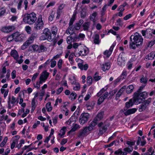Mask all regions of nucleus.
<instances>
[{"instance_id":"obj_29","label":"nucleus","mask_w":155,"mask_h":155,"mask_svg":"<svg viewBox=\"0 0 155 155\" xmlns=\"http://www.w3.org/2000/svg\"><path fill=\"white\" fill-rule=\"evenodd\" d=\"M152 101V98L151 97L148 98L147 100H143V101L141 103H143L144 105L147 106V107L150 104Z\"/></svg>"},{"instance_id":"obj_14","label":"nucleus","mask_w":155,"mask_h":155,"mask_svg":"<svg viewBox=\"0 0 155 155\" xmlns=\"http://www.w3.org/2000/svg\"><path fill=\"white\" fill-rule=\"evenodd\" d=\"M10 55L15 60H17V59L18 58L19 55L18 52L15 50H12L10 52Z\"/></svg>"},{"instance_id":"obj_17","label":"nucleus","mask_w":155,"mask_h":155,"mask_svg":"<svg viewBox=\"0 0 155 155\" xmlns=\"http://www.w3.org/2000/svg\"><path fill=\"white\" fill-rule=\"evenodd\" d=\"M148 81V78L144 75H142L140 79V82L143 85V87H145L147 84Z\"/></svg>"},{"instance_id":"obj_10","label":"nucleus","mask_w":155,"mask_h":155,"mask_svg":"<svg viewBox=\"0 0 155 155\" xmlns=\"http://www.w3.org/2000/svg\"><path fill=\"white\" fill-rule=\"evenodd\" d=\"M134 104H139L133 96V98L129 100L128 101L125 103V107L124 108L126 109H128L130 107H132Z\"/></svg>"},{"instance_id":"obj_13","label":"nucleus","mask_w":155,"mask_h":155,"mask_svg":"<svg viewBox=\"0 0 155 155\" xmlns=\"http://www.w3.org/2000/svg\"><path fill=\"white\" fill-rule=\"evenodd\" d=\"M110 66L109 62H105L101 65V67L104 71H105L110 69Z\"/></svg>"},{"instance_id":"obj_64","label":"nucleus","mask_w":155,"mask_h":155,"mask_svg":"<svg viewBox=\"0 0 155 155\" xmlns=\"http://www.w3.org/2000/svg\"><path fill=\"white\" fill-rule=\"evenodd\" d=\"M16 71L15 70L12 71L11 73L12 78V79H15L16 76Z\"/></svg>"},{"instance_id":"obj_26","label":"nucleus","mask_w":155,"mask_h":155,"mask_svg":"<svg viewBox=\"0 0 155 155\" xmlns=\"http://www.w3.org/2000/svg\"><path fill=\"white\" fill-rule=\"evenodd\" d=\"M76 14L74 13L72 17L71 18L69 23V26H72L74 21L76 19Z\"/></svg>"},{"instance_id":"obj_54","label":"nucleus","mask_w":155,"mask_h":155,"mask_svg":"<svg viewBox=\"0 0 155 155\" xmlns=\"http://www.w3.org/2000/svg\"><path fill=\"white\" fill-rule=\"evenodd\" d=\"M91 95V93L90 92H88L84 98V100L85 101L88 100L90 99Z\"/></svg>"},{"instance_id":"obj_2","label":"nucleus","mask_w":155,"mask_h":155,"mask_svg":"<svg viewBox=\"0 0 155 155\" xmlns=\"http://www.w3.org/2000/svg\"><path fill=\"white\" fill-rule=\"evenodd\" d=\"M37 19L36 14L32 12L25 14L23 17L22 20L25 24L31 25L34 23Z\"/></svg>"},{"instance_id":"obj_50","label":"nucleus","mask_w":155,"mask_h":155,"mask_svg":"<svg viewBox=\"0 0 155 155\" xmlns=\"http://www.w3.org/2000/svg\"><path fill=\"white\" fill-rule=\"evenodd\" d=\"M135 141L134 140L132 141H128L126 143L127 144L130 145V147H129V148H131V147H133L132 146L135 145Z\"/></svg>"},{"instance_id":"obj_45","label":"nucleus","mask_w":155,"mask_h":155,"mask_svg":"<svg viewBox=\"0 0 155 155\" xmlns=\"http://www.w3.org/2000/svg\"><path fill=\"white\" fill-rule=\"evenodd\" d=\"M107 5L105 4L104 5L103 7L102 8V10L101 11V15L102 16H103L105 14V12L106 11L107 9Z\"/></svg>"},{"instance_id":"obj_18","label":"nucleus","mask_w":155,"mask_h":155,"mask_svg":"<svg viewBox=\"0 0 155 155\" xmlns=\"http://www.w3.org/2000/svg\"><path fill=\"white\" fill-rule=\"evenodd\" d=\"M98 121L96 117L94 118L93 121L89 125V127H90L91 129H92L93 130V127L97 125Z\"/></svg>"},{"instance_id":"obj_28","label":"nucleus","mask_w":155,"mask_h":155,"mask_svg":"<svg viewBox=\"0 0 155 155\" xmlns=\"http://www.w3.org/2000/svg\"><path fill=\"white\" fill-rule=\"evenodd\" d=\"M94 43L97 44H98L100 43L99 36L98 34H96L94 39Z\"/></svg>"},{"instance_id":"obj_32","label":"nucleus","mask_w":155,"mask_h":155,"mask_svg":"<svg viewBox=\"0 0 155 155\" xmlns=\"http://www.w3.org/2000/svg\"><path fill=\"white\" fill-rule=\"evenodd\" d=\"M127 75V71L126 70H124L122 72L121 75L120 76V77L123 80L126 78Z\"/></svg>"},{"instance_id":"obj_16","label":"nucleus","mask_w":155,"mask_h":155,"mask_svg":"<svg viewBox=\"0 0 155 155\" xmlns=\"http://www.w3.org/2000/svg\"><path fill=\"white\" fill-rule=\"evenodd\" d=\"M125 87H121L118 91L116 94L115 99L116 100H118L120 96L122 95L125 90Z\"/></svg>"},{"instance_id":"obj_34","label":"nucleus","mask_w":155,"mask_h":155,"mask_svg":"<svg viewBox=\"0 0 155 155\" xmlns=\"http://www.w3.org/2000/svg\"><path fill=\"white\" fill-rule=\"evenodd\" d=\"M6 11V9L4 7L0 8V17L4 15Z\"/></svg>"},{"instance_id":"obj_20","label":"nucleus","mask_w":155,"mask_h":155,"mask_svg":"<svg viewBox=\"0 0 155 155\" xmlns=\"http://www.w3.org/2000/svg\"><path fill=\"white\" fill-rule=\"evenodd\" d=\"M1 30L3 32L8 33L12 31V27L11 26L4 27L2 28Z\"/></svg>"},{"instance_id":"obj_33","label":"nucleus","mask_w":155,"mask_h":155,"mask_svg":"<svg viewBox=\"0 0 155 155\" xmlns=\"http://www.w3.org/2000/svg\"><path fill=\"white\" fill-rule=\"evenodd\" d=\"M99 73L97 72H95L94 76L93 77L94 79L96 82L98 81L101 79V76H96V75L98 74Z\"/></svg>"},{"instance_id":"obj_19","label":"nucleus","mask_w":155,"mask_h":155,"mask_svg":"<svg viewBox=\"0 0 155 155\" xmlns=\"http://www.w3.org/2000/svg\"><path fill=\"white\" fill-rule=\"evenodd\" d=\"M80 128L79 125L76 124H74L71 129L68 132V135L70 134L71 133L76 131Z\"/></svg>"},{"instance_id":"obj_9","label":"nucleus","mask_w":155,"mask_h":155,"mask_svg":"<svg viewBox=\"0 0 155 155\" xmlns=\"http://www.w3.org/2000/svg\"><path fill=\"white\" fill-rule=\"evenodd\" d=\"M90 115L87 113H82L79 118V122L81 124L83 125L88 120Z\"/></svg>"},{"instance_id":"obj_61","label":"nucleus","mask_w":155,"mask_h":155,"mask_svg":"<svg viewBox=\"0 0 155 155\" xmlns=\"http://www.w3.org/2000/svg\"><path fill=\"white\" fill-rule=\"evenodd\" d=\"M116 42L115 41L114 42L109 48V50L110 51L112 52L113 51L114 47L116 45Z\"/></svg>"},{"instance_id":"obj_59","label":"nucleus","mask_w":155,"mask_h":155,"mask_svg":"<svg viewBox=\"0 0 155 155\" xmlns=\"http://www.w3.org/2000/svg\"><path fill=\"white\" fill-rule=\"evenodd\" d=\"M72 40L73 42H76L77 41H79L78 37V35H75L72 36Z\"/></svg>"},{"instance_id":"obj_22","label":"nucleus","mask_w":155,"mask_h":155,"mask_svg":"<svg viewBox=\"0 0 155 155\" xmlns=\"http://www.w3.org/2000/svg\"><path fill=\"white\" fill-rule=\"evenodd\" d=\"M57 31L58 28L54 26L51 28V34H53V38H54L57 35Z\"/></svg>"},{"instance_id":"obj_40","label":"nucleus","mask_w":155,"mask_h":155,"mask_svg":"<svg viewBox=\"0 0 155 155\" xmlns=\"http://www.w3.org/2000/svg\"><path fill=\"white\" fill-rule=\"evenodd\" d=\"M89 23L88 22H85L83 25L82 26L84 30L86 31L89 28Z\"/></svg>"},{"instance_id":"obj_41","label":"nucleus","mask_w":155,"mask_h":155,"mask_svg":"<svg viewBox=\"0 0 155 155\" xmlns=\"http://www.w3.org/2000/svg\"><path fill=\"white\" fill-rule=\"evenodd\" d=\"M84 132L86 134L89 131H91L92 130V129H91L89 126H86L82 129Z\"/></svg>"},{"instance_id":"obj_62","label":"nucleus","mask_w":155,"mask_h":155,"mask_svg":"<svg viewBox=\"0 0 155 155\" xmlns=\"http://www.w3.org/2000/svg\"><path fill=\"white\" fill-rule=\"evenodd\" d=\"M38 73H36L35 74H34L33 77H32L31 78V80L32 81H35V80L36 79V78L38 76Z\"/></svg>"},{"instance_id":"obj_37","label":"nucleus","mask_w":155,"mask_h":155,"mask_svg":"<svg viewBox=\"0 0 155 155\" xmlns=\"http://www.w3.org/2000/svg\"><path fill=\"white\" fill-rule=\"evenodd\" d=\"M148 59L152 60L155 57V52L152 51L148 55Z\"/></svg>"},{"instance_id":"obj_12","label":"nucleus","mask_w":155,"mask_h":155,"mask_svg":"<svg viewBox=\"0 0 155 155\" xmlns=\"http://www.w3.org/2000/svg\"><path fill=\"white\" fill-rule=\"evenodd\" d=\"M127 109L125 108L124 109V114L126 116H127L135 113L137 110L136 108H135L128 110Z\"/></svg>"},{"instance_id":"obj_39","label":"nucleus","mask_w":155,"mask_h":155,"mask_svg":"<svg viewBox=\"0 0 155 155\" xmlns=\"http://www.w3.org/2000/svg\"><path fill=\"white\" fill-rule=\"evenodd\" d=\"M104 114V112L103 111L100 112L98 113L97 114L96 117L99 120H101L103 118V117Z\"/></svg>"},{"instance_id":"obj_36","label":"nucleus","mask_w":155,"mask_h":155,"mask_svg":"<svg viewBox=\"0 0 155 155\" xmlns=\"http://www.w3.org/2000/svg\"><path fill=\"white\" fill-rule=\"evenodd\" d=\"M31 47L33 50L35 52H39V46L37 45H32Z\"/></svg>"},{"instance_id":"obj_55","label":"nucleus","mask_w":155,"mask_h":155,"mask_svg":"<svg viewBox=\"0 0 155 155\" xmlns=\"http://www.w3.org/2000/svg\"><path fill=\"white\" fill-rule=\"evenodd\" d=\"M25 29L27 32L28 34H30L31 33V27L28 25L26 26L25 27Z\"/></svg>"},{"instance_id":"obj_46","label":"nucleus","mask_w":155,"mask_h":155,"mask_svg":"<svg viewBox=\"0 0 155 155\" xmlns=\"http://www.w3.org/2000/svg\"><path fill=\"white\" fill-rule=\"evenodd\" d=\"M112 53V52L109 50V51L108 50H106L104 52V55H106V57L108 58L111 55Z\"/></svg>"},{"instance_id":"obj_38","label":"nucleus","mask_w":155,"mask_h":155,"mask_svg":"<svg viewBox=\"0 0 155 155\" xmlns=\"http://www.w3.org/2000/svg\"><path fill=\"white\" fill-rule=\"evenodd\" d=\"M87 83L89 86L91 85L92 83V79L91 76H89L87 78Z\"/></svg>"},{"instance_id":"obj_63","label":"nucleus","mask_w":155,"mask_h":155,"mask_svg":"<svg viewBox=\"0 0 155 155\" xmlns=\"http://www.w3.org/2000/svg\"><path fill=\"white\" fill-rule=\"evenodd\" d=\"M155 43V40L151 41L148 42L147 46L148 47H151L153 46Z\"/></svg>"},{"instance_id":"obj_3","label":"nucleus","mask_w":155,"mask_h":155,"mask_svg":"<svg viewBox=\"0 0 155 155\" xmlns=\"http://www.w3.org/2000/svg\"><path fill=\"white\" fill-rule=\"evenodd\" d=\"M148 94V92L144 91L138 94L134 93L133 96L139 104L142 102L143 100L145 99L147 97Z\"/></svg>"},{"instance_id":"obj_24","label":"nucleus","mask_w":155,"mask_h":155,"mask_svg":"<svg viewBox=\"0 0 155 155\" xmlns=\"http://www.w3.org/2000/svg\"><path fill=\"white\" fill-rule=\"evenodd\" d=\"M140 142L141 143V146H144L146 143V142L145 140H143L142 141H141V137H138L137 140V145H139L140 144Z\"/></svg>"},{"instance_id":"obj_5","label":"nucleus","mask_w":155,"mask_h":155,"mask_svg":"<svg viewBox=\"0 0 155 155\" xmlns=\"http://www.w3.org/2000/svg\"><path fill=\"white\" fill-rule=\"evenodd\" d=\"M37 36V35L36 33L32 34L28 39L21 46V49L24 50L27 48L28 46L33 42L34 40L36 38Z\"/></svg>"},{"instance_id":"obj_30","label":"nucleus","mask_w":155,"mask_h":155,"mask_svg":"<svg viewBox=\"0 0 155 155\" xmlns=\"http://www.w3.org/2000/svg\"><path fill=\"white\" fill-rule=\"evenodd\" d=\"M45 107L48 112H50L52 110V107L51 106L50 102H48L46 104Z\"/></svg>"},{"instance_id":"obj_25","label":"nucleus","mask_w":155,"mask_h":155,"mask_svg":"<svg viewBox=\"0 0 155 155\" xmlns=\"http://www.w3.org/2000/svg\"><path fill=\"white\" fill-rule=\"evenodd\" d=\"M134 88V86L132 84H130L128 85L126 89L127 93V94H130L131 93L133 92Z\"/></svg>"},{"instance_id":"obj_53","label":"nucleus","mask_w":155,"mask_h":155,"mask_svg":"<svg viewBox=\"0 0 155 155\" xmlns=\"http://www.w3.org/2000/svg\"><path fill=\"white\" fill-rule=\"evenodd\" d=\"M23 2V0H20L18 4L17 8L18 10H20L21 8L22 4Z\"/></svg>"},{"instance_id":"obj_15","label":"nucleus","mask_w":155,"mask_h":155,"mask_svg":"<svg viewBox=\"0 0 155 155\" xmlns=\"http://www.w3.org/2000/svg\"><path fill=\"white\" fill-rule=\"evenodd\" d=\"M78 68L81 70H85L86 71L88 68V65L87 64H86L84 65H83L82 63H79L78 64Z\"/></svg>"},{"instance_id":"obj_23","label":"nucleus","mask_w":155,"mask_h":155,"mask_svg":"<svg viewBox=\"0 0 155 155\" xmlns=\"http://www.w3.org/2000/svg\"><path fill=\"white\" fill-rule=\"evenodd\" d=\"M107 130L106 126H103L99 128V134L100 135H102Z\"/></svg>"},{"instance_id":"obj_31","label":"nucleus","mask_w":155,"mask_h":155,"mask_svg":"<svg viewBox=\"0 0 155 155\" xmlns=\"http://www.w3.org/2000/svg\"><path fill=\"white\" fill-rule=\"evenodd\" d=\"M39 53L44 52L47 50L46 48L43 45H41L39 46Z\"/></svg>"},{"instance_id":"obj_27","label":"nucleus","mask_w":155,"mask_h":155,"mask_svg":"<svg viewBox=\"0 0 155 155\" xmlns=\"http://www.w3.org/2000/svg\"><path fill=\"white\" fill-rule=\"evenodd\" d=\"M147 107V106L144 105L143 103L140 105L139 106V111L141 112L144 111Z\"/></svg>"},{"instance_id":"obj_11","label":"nucleus","mask_w":155,"mask_h":155,"mask_svg":"<svg viewBox=\"0 0 155 155\" xmlns=\"http://www.w3.org/2000/svg\"><path fill=\"white\" fill-rule=\"evenodd\" d=\"M16 33H13L11 35L9 36L7 38V41L8 42H11L14 39L16 41H20L21 40L19 39V35L16 36Z\"/></svg>"},{"instance_id":"obj_42","label":"nucleus","mask_w":155,"mask_h":155,"mask_svg":"<svg viewBox=\"0 0 155 155\" xmlns=\"http://www.w3.org/2000/svg\"><path fill=\"white\" fill-rule=\"evenodd\" d=\"M105 100L104 98L102 96H100L98 100L97 104L98 105H100Z\"/></svg>"},{"instance_id":"obj_35","label":"nucleus","mask_w":155,"mask_h":155,"mask_svg":"<svg viewBox=\"0 0 155 155\" xmlns=\"http://www.w3.org/2000/svg\"><path fill=\"white\" fill-rule=\"evenodd\" d=\"M77 97V94L74 91L70 94L69 98L70 99H71V100L73 99L74 100Z\"/></svg>"},{"instance_id":"obj_44","label":"nucleus","mask_w":155,"mask_h":155,"mask_svg":"<svg viewBox=\"0 0 155 155\" xmlns=\"http://www.w3.org/2000/svg\"><path fill=\"white\" fill-rule=\"evenodd\" d=\"M80 89V85L78 82L75 85V86H73V89L74 91H78Z\"/></svg>"},{"instance_id":"obj_58","label":"nucleus","mask_w":155,"mask_h":155,"mask_svg":"<svg viewBox=\"0 0 155 155\" xmlns=\"http://www.w3.org/2000/svg\"><path fill=\"white\" fill-rule=\"evenodd\" d=\"M63 88L62 87H61L57 89L56 94L57 95L60 94L63 91Z\"/></svg>"},{"instance_id":"obj_43","label":"nucleus","mask_w":155,"mask_h":155,"mask_svg":"<svg viewBox=\"0 0 155 155\" xmlns=\"http://www.w3.org/2000/svg\"><path fill=\"white\" fill-rule=\"evenodd\" d=\"M84 53L82 54V56H84L87 55L89 53V50L87 48H85L83 49Z\"/></svg>"},{"instance_id":"obj_52","label":"nucleus","mask_w":155,"mask_h":155,"mask_svg":"<svg viewBox=\"0 0 155 155\" xmlns=\"http://www.w3.org/2000/svg\"><path fill=\"white\" fill-rule=\"evenodd\" d=\"M85 135V134L84 132V131L82 129L81 130V131L80 132L78 135V137L81 138L82 137H84Z\"/></svg>"},{"instance_id":"obj_60","label":"nucleus","mask_w":155,"mask_h":155,"mask_svg":"<svg viewBox=\"0 0 155 155\" xmlns=\"http://www.w3.org/2000/svg\"><path fill=\"white\" fill-rule=\"evenodd\" d=\"M24 4L25 5V10H27L29 8L28 6V2L27 0H25Z\"/></svg>"},{"instance_id":"obj_56","label":"nucleus","mask_w":155,"mask_h":155,"mask_svg":"<svg viewBox=\"0 0 155 155\" xmlns=\"http://www.w3.org/2000/svg\"><path fill=\"white\" fill-rule=\"evenodd\" d=\"M78 55V54H75L74 53L72 52L70 54L68 58V59H73L74 56H75L76 57H77Z\"/></svg>"},{"instance_id":"obj_21","label":"nucleus","mask_w":155,"mask_h":155,"mask_svg":"<svg viewBox=\"0 0 155 155\" xmlns=\"http://www.w3.org/2000/svg\"><path fill=\"white\" fill-rule=\"evenodd\" d=\"M97 13L96 12H94L91 15L89 16V18L91 21H93L94 24L96 21L95 19L96 17L97 16Z\"/></svg>"},{"instance_id":"obj_57","label":"nucleus","mask_w":155,"mask_h":155,"mask_svg":"<svg viewBox=\"0 0 155 155\" xmlns=\"http://www.w3.org/2000/svg\"><path fill=\"white\" fill-rule=\"evenodd\" d=\"M132 17V15L131 14L126 15L123 18L124 20H127Z\"/></svg>"},{"instance_id":"obj_51","label":"nucleus","mask_w":155,"mask_h":155,"mask_svg":"<svg viewBox=\"0 0 155 155\" xmlns=\"http://www.w3.org/2000/svg\"><path fill=\"white\" fill-rule=\"evenodd\" d=\"M151 30L150 29H147L146 30H142L141 31V33L143 36H145L146 35L148 34V31Z\"/></svg>"},{"instance_id":"obj_49","label":"nucleus","mask_w":155,"mask_h":155,"mask_svg":"<svg viewBox=\"0 0 155 155\" xmlns=\"http://www.w3.org/2000/svg\"><path fill=\"white\" fill-rule=\"evenodd\" d=\"M67 42L68 44H71L73 42L72 36H68L67 39Z\"/></svg>"},{"instance_id":"obj_48","label":"nucleus","mask_w":155,"mask_h":155,"mask_svg":"<svg viewBox=\"0 0 155 155\" xmlns=\"http://www.w3.org/2000/svg\"><path fill=\"white\" fill-rule=\"evenodd\" d=\"M63 63V60L61 59H60L59 60L57 63V65L58 68L59 69H61L62 68V65Z\"/></svg>"},{"instance_id":"obj_47","label":"nucleus","mask_w":155,"mask_h":155,"mask_svg":"<svg viewBox=\"0 0 155 155\" xmlns=\"http://www.w3.org/2000/svg\"><path fill=\"white\" fill-rule=\"evenodd\" d=\"M126 66L127 69L129 70H130L132 68L133 64L130 61H129Z\"/></svg>"},{"instance_id":"obj_8","label":"nucleus","mask_w":155,"mask_h":155,"mask_svg":"<svg viewBox=\"0 0 155 155\" xmlns=\"http://www.w3.org/2000/svg\"><path fill=\"white\" fill-rule=\"evenodd\" d=\"M125 54L124 51L120 53L117 58V64L120 66H124L125 63Z\"/></svg>"},{"instance_id":"obj_7","label":"nucleus","mask_w":155,"mask_h":155,"mask_svg":"<svg viewBox=\"0 0 155 155\" xmlns=\"http://www.w3.org/2000/svg\"><path fill=\"white\" fill-rule=\"evenodd\" d=\"M44 23L42 20V16L40 15L38 17L37 21L34 25V29L35 30L42 29Z\"/></svg>"},{"instance_id":"obj_6","label":"nucleus","mask_w":155,"mask_h":155,"mask_svg":"<svg viewBox=\"0 0 155 155\" xmlns=\"http://www.w3.org/2000/svg\"><path fill=\"white\" fill-rule=\"evenodd\" d=\"M124 151H122V148H119L117 150H116L114 154L116 155H127L128 153H130L133 150V147H131V148L129 147H125L123 149Z\"/></svg>"},{"instance_id":"obj_1","label":"nucleus","mask_w":155,"mask_h":155,"mask_svg":"<svg viewBox=\"0 0 155 155\" xmlns=\"http://www.w3.org/2000/svg\"><path fill=\"white\" fill-rule=\"evenodd\" d=\"M137 34L135 35H131L130 38V47L134 50L136 49V47L139 48L142 45L143 40L142 36L138 33Z\"/></svg>"},{"instance_id":"obj_4","label":"nucleus","mask_w":155,"mask_h":155,"mask_svg":"<svg viewBox=\"0 0 155 155\" xmlns=\"http://www.w3.org/2000/svg\"><path fill=\"white\" fill-rule=\"evenodd\" d=\"M53 39L51 32L48 28H45L44 30L43 35L40 37V40H47L50 42L52 41Z\"/></svg>"}]
</instances>
